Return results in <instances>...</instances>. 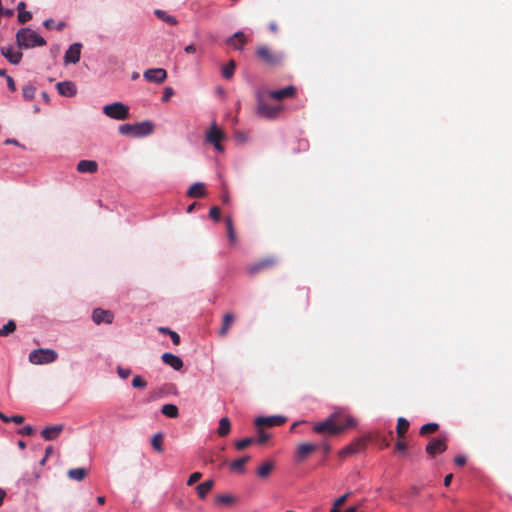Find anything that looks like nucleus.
<instances>
[{"label": "nucleus", "instance_id": "obj_1", "mask_svg": "<svg viewBox=\"0 0 512 512\" xmlns=\"http://www.w3.org/2000/svg\"><path fill=\"white\" fill-rule=\"evenodd\" d=\"M356 425V420L343 411H335L326 419L313 423L312 431L324 439L342 434Z\"/></svg>", "mask_w": 512, "mask_h": 512}, {"label": "nucleus", "instance_id": "obj_2", "mask_svg": "<svg viewBox=\"0 0 512 512\" xmlns=\"http://www.w3.org/2000/svg\"><path fill=\"white\" fill-rule=\"evenodd\" d=\"M15 38L19 49L26 50L46 45V40L31 28H21Z\"/></svg>", "mask_w": 512, "mask_h": 512}, {"label": "nucleus", "instance_id": "obj_3", "mask_svg": "<svg viewBox=\"0 0 512 512\" xmlns=\"http://www.w3.org/2000/svg\"><path fill=\"white\" fill-rule=\"evenodd\" d=\"M153 124L149 121H144L135 124H123L119 126V133L123 136L130 137H143L151 134L153 132Z\"/></svg>", "mask_w": 512, "mask_h": 512}, {"label": "nucleus", "instance_id": "obj_4", "mask_svg": "<svg viewBox=\"0 0 512 512\" xmlns=\"http://www.w3.org/2000/svg\"><path fill=\"white\" fill-rule=\"evenodd\" d=\"M256 55L265 65L276 67L283 63L284 55L282 52L274 51L266 45H260L256 48Z\"/></svg>", "mask_w": 512, "mask_h": 512}, {"label": "nucleus", "instance_id": "obj_5", "mask_svg": "<svg viewBox=\"0 0 512 512\" xmlns=\"http://www.w3.org/2000/svg\"><path fill=\"white\" fill-rule=\"evenodd\" d=\"M58 353L53 349L39 348L30 352L29 361L35 365L49 364L56 361Z\"/></svg>", "mask_w": 512, "mask_h": 512}, {"label": "nucleus", "instance_id": "obj_6", "mask_svg": "<svg viewBox=\"0 0 512 512\" xmlns=\"http://www.w3.org/2000/svg\"><path fill=\"white\" fill-rule=\"evenodd\" d=\"M103 113L112 119L125 120L129 117V108L121 102H114L103 107Z\"/></svg>", "mask_w": 512, "mask_h": 512}, {"label": "nucleus", "instance_id": "obj_7", "mask_svg": "<svg viewBox=\"0 0 512 512\" xmlns=\"http://www.w3.org/2000/svg\"><path fill=\"white\" fill-rule=\"evenodd\" d=\"M282 109L281 105L274 106L262 99L258 100L257 113L264 118L274 119L281 113Z\"/></svg>", "mask_w": 512, "mask_h": 512}, {"label": "nucleus", "instance_id": "obj_8", "mask_svg": "<svg viewBox=\"0 0 512 512\" xmlns=\"http://www.w3.org/2000/svg\"><path fill=\"white\" fill-rule=\"evenodd\" d=\"M446 440L447 439L445 436L432 438L426 446V453L429 456L434 457L438 454L445 452L447 449Z\"/></svg>", "mask_w": 512, "mask_h": 512}, {"label": "nucleus", "instance_id": "obj_9", "mask_svg": "<svg viewBox=\"0 0 512 512\" xmlns=\"http://www.w3.org/2000/svg\"><path fill=\"white\" fill-rule=\"evenodd\" d=\"M366 445H367L366 439H364V438L356 439L349 445L342 448L339 451L338 455L341 459H345L346 457H348L350 455L356 454V453L364 450L366 448Z\"/></svg>", "mask_w": 512, "mask_h": 512}, {"label": "nucleus", "instance_id": "obj_10", "mask_svg": "<svg viewBox=\"0 0 512 512\" xmlns=\"http://www.w3.org/2000/svg\"><path fill=\"white\" fill-rule=\"evenodd\" d=\"M225 138V134L221 129L218 128L216 123H213L210 130L208 131L206 135L207 141L212 144L216 150L223 151L224 148L221 145V141Z\"/></svg>", "mask_w": 512, "mask_h": 512}, {"label": "nucleus", "instance_id": "obj_11", "mask_svg": "<svg viewBox=\"0 0 512 512\" xmlns=\"http://www.w3.org/2000/svg\"><path fill=\"white\" fill-rule=\"evenodd\" d=\"M143 77L148 82H154V83L161 84L166 80L167 72L163 68H151V69H147L144 72Z\"/></svg>", "mask_w": 512, "mask_h": 512}, {"label": "nucleus", "instance_id": "obj_12", "mask_svg": "<svg viewBox=\"0 0 512 512\" xmlns=\"http://www.w3.org/2000/svg\"><path fill=\"white\" fill-rule=\"evenodd\" d=\"M22 49L15 50L13 46H3L0 49V52L2 56H4L11 64L17 65L21 62L23 53L21 52Z\"/></svg>", "mask_w": 512, "mask_h": 512}, {"label": "nucleus", "instance_id": "obj_13", "mask_svg": "<svg viewBox=\"0 0 512 512\" xmlns=\"http://www.w3.org/2000/svg\"><path fill=\"white\" fill-rule=\"evenodd\" d=\"M114 315L109 310L102 308H96L92 313V320L95 324L100 325L102 323L111 324L113 322Z\"/></svg>", "mask_w": 512, "mask_h": 512}, {"label": "nucleus", "instance_id": "obj_14", "mask_svg": "<svg viewBox=\"0 0 512 512\" xmlns=\"http://www.w3.org/2000/svg\"><path fill=\"white\" fill-rule=\"evenodd\" d=\"M318 449L317 444L312 443H301L298 445L296 450V461L303 462L305 461L311 453Z\"/></svg>", "mask_w": 512, "mask_h": 512}, {"label": "nucleus", "instance_id": "obj_15", "mask_svg": "<svg viewBox=\"0 0 512 512\" xmlns=\"http://www.w3.org/2000/svg\"><path fill=\"white\" fill-rule=\"evenodd\" d=\"M236 321V316L232 312H227L223 315L221 327L218 331V335L220 338H225L232 327V325Z\"/></svg>", "mask_w": 512, "mask_h": 512}, {"label": "nucleus", "instance_id": "obj_16", "mask_svg": "<svg viewBox=\"0 0 512 512\" xmlns=\"http://www.w3.org/2000/svg\"><path fill=\"white\" fill-rule=\"evenodd\" d=\"M276 264H277V260L274 257L262 259V260L258 261L257 263H254L251 266H249L248 272L251 275H255L262 270L274 267Z\"/></svg>", "mask_w": 512, "mask_h": 512}, {"label": "nucleus", "instance_id": "obj_17", "mask_svg": "<svg viewBox=\"0 0 512 512\" xmlns=\"http://www.w3.org/2000/svg\"><path fill=\"white\" fill-rule=\"evenodd\" d=\"M297 89L293 85L284 87L283 89L269 91L268 95L274 100H282L285 98H292L296 95Z\"/></svg>", "mask_w": 512, "mask_h": 512}, {"label": "nucleus", "instance_id": "obj_18", "mask_svg": "<svg viewBox=\"0 0 512 512\" xmlns=\"http://www.w3.org/2000/svg\"><path fill=\"white\" fill-rule=\"evenodd\" d=\"M81 47L80 43L72 44L68 50L65 52L64 60L66 63L76 64L80 60L81 56Z\"/></svg>", "mask_w": 512, "mask_h": 512}, {"label": "nucleus", "instance_id": "obj_19", "mask_svg": "<svg viewBox=\"0 0 512 512\" xmlns=\"http://www.w3.org/2000/svg\"><path fill=\"white\" fill-rule=\"evenodd\" d=\"M247 43V37L242 31H238L226 40V44L235 50H242Z\"/></svg>", "mask_w": 512, "mask_h": 512}, {"label": "nucleus", "instance_id": "obj_20", "mask_svg": "<svg viewBox=\"0 0 512 512\" xmlns=\"http://www.w3.org/2000/svg\"><path fill=\"white\" fill-rule=\"evenodd\" d=\"M282 423H284V419L279 416L258 417L255 420V425L257 428H262L264 426H266V427L279 426Z\"/></svg>", "mask_w": 512, "mask_h": 512}, {"label": "nucleus", "instance_id": "obj_21", "mask_svg": "<svg viewBox=\"0 0 512 512\" xmlns=\"http://www.w3.org/2000/svg\"><path fill=\"white\" fill-rule=\"evenodd\" d=\"M63 429H64L63 424L48 426L41 431V436L46 441H51V440L56 439L60 435V433L63 431Z\"/></svg>", "mask_w": 512, "mask_h": 512}, {"label": "nucleus", "instance_id": "obj_22", "mask_svg": "<svg viewBox=\"0 0 512 512\" xmlns=\"http://www.w3.org/2000/svg\"><path fill=\"white\" fill-rule=\"evenodd\" d=\"M161 359L166 365L172 367L176 371H179L183 367L182 359L172 353H164L161 356Z\"/></svg>", "mask_w": 512, "mask_h": 512}, {"label": "nucleus", "instance_id": "obj_23", "mask_svg": "<svg viewBox=\"0 0 512 512\" xmlns=\"http://www.w3.org/2000/svg\"><path fill=\"white\" fill-rule=\"evenodd\" d=\"M56 88L59 94L65 97H72L77 92L75 84L71 81L59 82Z\"/></svg>", "mask_w": 512, "mask_h": 512}, {"label": "nucleus", "instance_id": "obj_24", "mask_svg": "<svg viewBox=\"0 0 512 512\" xmlns=\"http://www.w3.org/2000/svg\"><path fill=\"white\" fill-rule=\"evenodd\" d=\"M77 171L80 173H96L98 171V164L93 160H81L77 164Z\"/></svg>", "mask_w": 512, "mask_h": 512}, {"label": "nucleus", "instance_id": "obj_25", "mask_svg": "<svg viewBox=\"0 0 512 512\" xmlns=\"http://www.w3.org/2000/svg\"><path fill=\"white\" fill-rule=\"evenodd\" d=\"M206 194L205 184L202 182L194 183L187 191V196L190 198H203Z\"/></svg>", "mask_w": 512, "mask_h": 512}, {"label": "nucleus", "instance_id": "obj_26", "mask_svg": "<svg viewBox=\"0 0 512 512\" xmlns=\"http://www.w3.org/2000/svg\"><path fill=\"white\" fill-rule=\"evenodd\" d=\"M214 487V481L209 479L204 481L203 483L199 484L196 487L197 494L199 498L204 499L207 494L213 489Z\"/></svg>", "mask_w": 512, "mask_h": 512}, {"label": "nucleus", "instance_id": "obj_27", "mask_svg": "<svg viewBox=\"0 0 512 512\" xmlns=\"http://www.w3.org/2000/svg\"><path fill=\"white\" fill-rule=\"evenodd\" d=\"M251 457L249 455H245L239 459H236L230 463V469L232 471H237L239 473L245 472V464L250 461Z\"/></svg>", "mask_w": 512, "mask_h": 512}, {"label": "nucleus", "instance_id": "obj_28", "mask_svg": "<svg viewBox=\"0 0 512 512\" xmlns=\"http://www.w3.org/2000/svg\"><path fill=\"white\" fill-rule=\"evenodd\" d=\"M26 4L25 2H19L17 5V11H18V21L21 24H24L31 20L32 14L29 11L25 10Z\"/></svg>", "mask_w": 512, "mask_h": 512}, {"label": "nucleus", "instance_id": "obj_29", "mask_svg": "<svg viewBox=\"0 0 512 512\" xmlns=\"http://www.w3.org/2000/svg\"><path fill=\"white\" fill-rule=\"evenodd\" d=\"M409 421L404 417H399L397 420L396 433L399 438H403L409 429Z\"/></svg>", "mask_w": 512, "mask_h": 512}, {"label": "nucleus", "instance_id": "obj_30", "mask_svg": "<svg viewBox=\"0 0 512 512\" xmlns=\"http://www.w3.org/2000/svg\"><path fill=\"white\" fill-rule=\"evenodd\" d=\"M231 423L227 417H223L219 421V427L217 429V433L220 437H225L230 433Z\"/></svg>", "mask_w": 512, "mask_h": 512}, {"label": "nucleus", "instance_id": "obj_31", "mask_svg": "<svg viewBox=\"0 0 512 512\" xmlns=\"http://www.w3.org/2000/svg\"><path fill=\"white\" fill-rule=\"evenodd\" d=\"M154 14L156 15L157 18L168 23L169 25L175 26L178 24L177 19L174 16L169 15L166 11L157 9L154 11Z\"/></svg>", "mask_w": 512, "mask_h": 512}, {"label": "nucleus", "instance_id": "obj_32", "mask_svg": "<svg viewBox=\"0 0 512 512\" xmlns=\"http://www.w3.org/2000/svg\"><path fill=\"white\" fill-rule=\"evenodd\" d=\"M274 469V464L272 461H266L264 463H262L258 470H257V475L260 477V478H266L270 475V473L272 472V470Z\"/></svg>", "mask_w": 512, "mask_h": 512}, {"label": "nucleus", "instance_id": "obj_33", "mask_svg": "<svg viewBox=\"0 0 512 512\" xmlns=\"http://www.w3.org/2000/svg\"><path fill=\"white\" fill-rule=\"evenodd\" d=\"M67 475L72 480L82 481L87 475V470L85 468H73L68 470Z\"/></svg>", "mask_w": 512, "mask_h": 512}, {"label": "nucleus", "instance_id": "obj_34", "mask_svg": "<svg viewBox=\"0 0 512 512\" xmlns=\"http://www.w3.org/2000/svg\"><path fill=\"white\" fill-rule=\"evenodd\" d=\"M225 224H226L227 235H228L229 241L232 244H235L237 242V236H236V233L234 230L233 221L230 216H227L225 218Z\"/></svg>", "mask_w": 512, "mask_h": 512}, {"label": "nucleus", "instance_id": "obj_35", "mask_svg": "<svg viewBox=\"0 0 512 512\" xmlns=\"http://www.w3.org/2000/svg\"><path fill=\"white\" fill-rule=\"evenodd\" d=\"M163 415L169 418H177L179 415L178 407L174 404H165L161 408Z\"/></svg>", "mask_w": 512, "mask_h": 512}, {"label": "nucleus", "instance_id": "obj_36", "mask_svg": "<svg viewBox=\"0 0 512 512\" xmlns=\"http://www.w3.org/2000/svg\"><path fill=\"white\" fill-rule=\"evenodd\" d=\"M438 428H439V425L437 423H434V422L426 423L423 426H421L419 433H420V435L424 436V435L436 432L438 430Z\"/></svg>", "mask_w": 512, "mask_h": 512}, {"label": "nucleus", "instance_id": "obj_37", "mask_svg": "<svg viewBox=\"0 0 512 512\" xmlns=\"http://www.w3.org/2000/svg\"><path fill=\"white\" fill-rule=\"evenodd\" d=\"M163 435L162 433H157L152 437L151 445L157 452H163Z\"/></svg>", "mask_w": 512, "mask_h": 512}, {"label": "nucleus", "instance_id": "obj_38", "mask_svg": "<svg viewBox=\"0 0 512 512\" xmlns=\"http://www.w3.org/2000/svg\"><path fill=\"white\" fill-rule=\"evenodd\" d=\"M236 64L233 60H230L227 65L222 68V75L226 79H230L235 71Z\"/></svg>", "mask_w": 512, "mask_h": 512}, {"label": "nucleus", "instance_id": "obj_39", "mask_svg": "<svg viewBox=\"0 0 512 512\" xmlns=\"http://www.w3.org/2000/svg\"><path fill=\"white\" fill-rule=\"evenodd\" d=\"M255 441H256V439L253 437L244 438L242 440L235 442V448L239 451L244 450L247 447H249L250 445H252L253 443H255Z\"/></svg>", "mask_w": 512, "mask_h": 512}, {"label": "nucleus", "instance_id": "obj_40", "mask_svg": "<svg viewBox=\"0 0 512 512\" xmlns=\"http://www.w3.org/2000/svg\"><path fill=\"white\" fill-rule=\"evenodd\" d=\"M350 495H351V492H348V493L340 496L339 498H337L334 501L333 506H332L330 512L339 511L340 507L345 504V502L347 501V499L349 498Z\"/></svg>", "mask_w": 512, "mask_h": 512}, {"label": "nucleus", "instance_id": "obj_41", "mask_svg": "<svg viewBox=\"0 0 512 512\" xmlns=\"http://www.w3.org/2000/svg\"><path fill=\"white\" fill-rule=\"evenodd\" d=\"M16 330V323L9 320L2 328H0V336H8Z\"/></svg>", "mask_w": 512, "mask_h": 512}, {"label": "nucleus", "instance_id": "obj_42", "mask_svg": "<svg viewBox=\"0 0 512 512\" xmlns=\"http://www.w3.org/2000/svg\"><path fill=\"white\" fill-rule=\"evenodd\" d=\"M36 88L32 85H26L23 90L22 94L25 100L30 101L35 97Z\"/></svg>", "mask_w": 512, "mask_h": 512}, {"label": "nucleus", "instance_id": "obj_43", "mask_svg": "<svg viewBox=\"0 0 512 512\" xmlns=\"http://www.w3.org/2000/svg\"><path fill=\"white\" fill-rule=\"evenodd\" d=\"M216 503L223 505H230L235 501V498L232 495L221 494L216 497Z\"/></svg>", "mask_w": 512, "mask_h": 512}, {"label": "nucleus", "instance_id": "obj_44", "mask_svg": "<svg viewBox=\"0 0 512 512\" xmlns=\"http://www.w3.org/2000/svg\"><path fill=\"white\" fill-rule=\"evenodd\" d=\"M132 386L134 388H145L147 386V382L140 376H135L132 380Z\"/></svg>", "mask_w": 512, "mask_h": 512}, {"label": "nucleus", "instance_id": "obj_45", "mask_svg": "<svg viewBox=\"0 0 512 512\" xmlns=\"http://www.w3.org/2000/svg\"><path fill=\"white\" fill-rule=\"evenodd\" d=\"M209 216L214 221H219L220 216H221V211H220L219 207H217V206L212 207L209 211Z\"/></svg>", "mask_w": 512, "mask_h": 512}, {"label": "nucleus", "instance_id": "obj_46", "mask_svg": "<svg viewBox=\"0 0 512 512\" xmlns=\"http://www.w3.org/2000/svg\"><path fill=\"white\" fill-rule=\"evenodd\" d=\"M318 448H320L323 452V456L324 457H327L329 455V453L331 452V446L329 445V443L327 441H323L321 442L319 445H317Z\"/></svg>", "mask_w": 512, "mask_h": 512}, {"label": "nucleus", "instance_id": "obj_47", "mask_svg": "<svg viewBox=\"0 0 512 512\" xmlns=\"http://www.w3.org/2000/svg\"><path fill=\"white\" fill-rule=\"evenodd\" d=\"M202 477V473L200 472H194L190 475L188 481H187V485L188 486H192L193 484H195L196 482H198Z\"/></svg>", "mask_w": 512, "mask_h": 512}, {"label": "nucleus", "instance_id": "obj_48", "mask_svg": "<svg viewBox=\"0 0 512 512\" xmlns=\"http://www.w3.org/2000/svg\"><path fill=\"white\" fill-rule=\"evenodd\" d=\"M258 434H259V436L255 442H257L259 444H264L269 439V435L267 433H265L262 430V428H258Z\"/></svg>", "mask_w": 512, "mask_h": 512}, {"label": "nucleus", "instance_id": "obj_49", "mask_svg": "<svg viewBox=\"0 0 512 512\" xmlns=\"http://www.w3.org/2000/svg\"><path fill=\"white\" fill-rule=\"evenodd\" d=\"M117 373H118L120 378L127 379L130 376V374H131V370L128 369V368H123V367L119 366L117 368Z\"/></svg>", "mask_w": 512, "mask_h": 512}, {"label": "nucleus", "instance_id": "obj_50", "mask_svg": "<svg viewBox=\"0 0 512 512\" xmlns=\"http://www.w3.org/2000/svg\"><path fill=\"white\" fill-rule=\"evenodd\" d=\"M174 94V90L171 87H166L163 92L162 101L167 102Z\"/></svg>", "mask_w": 512, "mask_h": 512}, {"label": "nucleus", "instance_id": "obj_51", "mask_svg": "<svg viewBox=\"0 0 512 512\" xmlns=\"http://www.w3.org/2000/svg\"><path fill=\"white\" fill-rule=\"evenodd\" d=\"M18 433L21 435L30 436L34 433V428L30 425H26L22 429H20Z\"/></svg>", "mask_w": 512, "mask_h": 512}, {"label": "nucleus", "instance_id": "obj_52", "mask_svg": "<svg viewBox=\"0 0 512 512\" xmlns=\"http://www.w3.org/2000/svg\"><path fill=\"white\" fill-rule=\"evenodd\" d=\"M396 449L401 452L402 454H405L406 451H407V445L402 442V441H398L395 445Z\"/></svg>", "mask_w": 512, "mask_h": 512}, {"label": "nucleus", "instance_id": "obj_53", "mask_svg": "<svg viewBox=\"0 0 512 512\" xmlns=\"http://www.w3.org/2000/svg\"><path fill=\"white\" fill-rule=\"evenodd\" d=\"M6 81H7L8 88L12 92L16 91V85H15V82H14L13 78L11 76H6Z\"/></svg>", "mask_w": 512, "mask_h": 512}, {"label": "nucleus", "instance_id": "obj_54", "mask_svg": "<svg viewBox=\"0 0 512 512\" xmlns=\"http://www.w3.org/2000/svg\"><path fill=\"white\" fill-rule=\"evenodd\" d=\"M169 336H170V338H171V340H172L174 345H179L180 344V336H179L178 333H176L175 331H172Z\"/></svg>", "mask_w": 512, "mask_h": 512}, {"label": "nucleus", "instance_id": "obj_55", "mask_svg": "<svg viewBox=\"0 0 512 512\" xmlns=\"http://www.w3.org/2000/svg\"><path fill=\"white\" fill-rule=\"evenodd\" d=\"M454 462L457 466H463L466 463V458L462 455H458L455 457Z\"/></svg>", "mask_w": 512, "mask_h": 512}, {"label": "nucleus", "instance_id": "obj_56", "mask_svg": "<svg viewBox=\"0 0 512 512\" xmlns=\"http://www.w3.org/2000/svg\"><path fill=\"white\" fill-rule=\"evenodd\" d=\"M10 422H14L16 424H22L24 422V417L21 415H14L11 417Z\"/></svg>", "mask_w": 512, "mask_h": 512}, {"label": "nucleus", "instance_id": "obj_57", "mask_svg": "<svg viewBox=\"0 0 512 512\" xmlns=\"http://www.w3.org/2000/svg\"><path fill=\"white\" fill-rule=\"evenodd\" d=\"M184 50L186 53L192 54V53L196 52V47L194 44H190V45L186 46Z\"/></svg>", "mask_w": 512, "mask_h": 512}, {"label": "nucleus", "instance_id": "obj_58", "mask_svg": "<svg viewBox=\"0 0 512 512\" xmlns=\"http://www.w3.org/2000/svg\"><path fill=\"white\" fill-rule=\"evenodd\" d=\"M44 26L47 28V29H52L54 28V20L53 19H47L44 21Z\"/></svg>", "mask_w": 512, "mask_h": 512}, {"label": "nucleus", "instance_id": "obj_59", "mask_svg": "<svg viewBox=\"0 0 512 512\" xmlns=\"http://www.w3.org/2000/svg\"><path fill=\"white\" fill-rule=\"evenodd\" d=\"M453 479V474H448L444 478V485L448 487Z\"/></svg>", "mask_w": 512, "mask_h": 512}, {"label": "nucleus", "instance_id": "obj_60", "mask_svg": "<svg viewBox=\"0 0 512 512\" xmlns=\"http://www.w3.org/2000/svg\"><path fill=\"white\" fill-rule=\"evenodd\" d=\"M158 331L162 334H167V335H170V333L172 332V330H170L168 327H159Z\"/></svg>", "mask_w": 512, "mask_h": 512}, {"label": "nucleus", "instance_id": "obj_61", "mask_svg": "<svg viewBox=\"0 0 512 512\" xmlns=\"http://www.w3.org/2000/svg\"><path fill=\"white\" fill-rule=\"evenodd\" d=\"M269 29L272 31V32H277L278 30V27H277V24L275 22H271L269 24Z\"/></svg>", "mask_w": 512, "mask_h": 512}, {"label": "nucleus", "instance_id": "obj_62", "mask_svg": "<svg viewBox=\"0 0 512 512\" xmlns=\"http://www.w3.org/2000/svg\"><path fill=\"white\" fill-rule=\"evenodd\" d=\"M0 419H1L3 422L8 423V422H10L11 417H8V416H6L5 414L1 413V414H0Z\"/></svg>", "mask_w": 512, "mask_h": 512}, {"label": "nucleus", "instance_id": "obj_63", "mask_svg": "<svg viewBox=\"0 0 512 512\" xmlns=\"http://www.w3.org/2000/svg\"><path fill=\"white\" fill-rule=\"evenodd\" d=\"M5 495H6L5 491L2 488H0V506L3 504Z\"/></svg>", "mask_w": 512, "mask_h": 512}, {"label": "nucleus", "instance_id": "obj_64", "mask_svg": "<svg viewBox=\"0 0 512 512\" xmlns=\"http://www.w3.org/2000/svg\"><path fill=\"white\" fill-rule=\"evenodd\" d=\"M357 510H358L357 506H352V507L347 508L344 512H357ZM336 512H340V511H336Z\"/></svg>", "mask_w": 512, "mask_h": 512}]
</instances>
